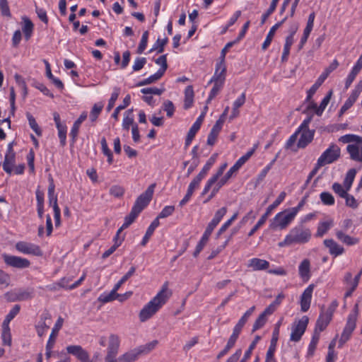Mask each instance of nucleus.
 <instances>
[{"label":"nucleus","mask_w":362,"mask_h":362,"mask_svg":"<svg viewBox=\"0 0 362 362\" xmlns=\"http://www.w3.org/2000/svg\"><path fill=\"white\" fill-rule=\"evenodd\" d=\"M308 122V119H304L302 124L300 125V127L298 128V129L296 131V132L292 134L288 140L287 141L286 144V148H290L293 144L296 141L298 134L300 133L301 130L306 127V124Z\"/></svg>","instance_id":"nucleus-34"},{"label":"nucleus","mask_w":362,"mask_h":362,"mask_svg":"<svg viewBox=\"0 0 362 362\" xmlns=\"http://www.w3.org/2000/svg\"><path fill=\"white\" fill-rule=\"evenodd\" d=\"M2 258L7 266L16 269H23L28 268L30 265V262L28 259L21 257L4 253L2 255Z\"/></svg>","instance_id":"nucleus-11"},{"label":"nucleus","mask_w":362,"mask_h":362,"mask_svg":"<svg viewBox=\"0 0 362 362\" xmlns=\"http://www.w3.org/2000/svg\"><path fill=\"white\" fill-rule=\"evenodd\" d=\"M313 289L314 284L309 285L300 296V308L303 312H306L310 308Z\"/></svg>","instance_id":"nucleus-18"},{"label":"nucleus","mask_w":362,"mask_h":362,"mask_svg":"<svg viewBox=\"0 0 362 362\" xmlns=\"http://www.w3.org/2000/svg\"><path fill=\"white\" fill-rule=\"evenodd\" d=\"M163 76V74L157 71L154 74L150 76L148 78L139 81L136 84V86H146V85L153 83L158 81Z\"/></svg>","instance_id":"nucleus-41"},{"label":"nucleus","mask_w":362,"mask_h":362,"mask_svg":"<svg viewBox=\"0 0 362 362\" xmlns=\"http://www.w3.org/2000/svg\"><path fill=\"white\" fill-rule=\"evenodd\" d=\"M103 108V105L102 103L95 104L93 105L90 114V119L91 122H93L97 119Z\"/></svg>","instance_id":"nucleus-60"},{"label":"nucleus","mask_w":362,"mask_h":362,"mask_svg":"<svg viewBox=\"0 0 362 362\" xmlns=\"http://www.w3.org/2000/svg\"><path fill=\"white\" fill-rule=\"evenodd\" d=\"M170 295V292L168 293V284L165 283L157 295L140 310V321L144 322L152 317L165 304Z\"/></svg>","instance_id":"nucleus-2"},{"label":"nucleus","mask_w":362,"mask_h":362,"mask_svg":"<svg viewBox=\"0 0 362 362\" xmlns=\"http://www.w3.org/2000/svg\"><path fill=\"white\" fill-rule=\"evenodd\" d=\"M168 42V38L165 37L161 40L158 38L156 42L153 45L152 48L150 50V52L156 50L158 53H162L164 51V47L166 44Z\"/></svg>","instance_id":"nucleus-46"},{"label":"nucleus","mask_w":362,"mask_h":362,"mask_svg":"<svg viewBox=\"0 0 362 362\" xmlns=\"http://www.w3.org/2000/svg\"><path fill=\"white\" fill-rule=\"evenodd\" d=\"M356 174V170L354 168L350 169L344 180L343 185L344 187L346 188V190H350L351 185L353 184V182L354 180L355 176Z\"/></svg>","instance_id":"nucleus-37"},{"label":"nucleus","mask_w":362,"mask_h":362,"mask_svg":"<svg viewBox=\"0 0 362 362\" xmlns=\"http://www.w3.org/2000/svg\"><path fill=\"white\" fill-rule=\"evenodd\" d=\"M356 100L357 98L351 94L349 98L345 101L344 104L341 106L339 110V116L344 114L349 108H351Z\"/></svg>","instance_id":"nucleus-58"},{"label":"nucleus","mask_w":362,"mask_h":362,"mask_svg":"<svg viewBox=\"0 0 362 362\" xmlns=\"http://www.w3.org/2000/svg\"><path fill=\"white\" fill-rule=\"evenodd\" d=\"M296 216L291 209L279 212L274 218L273 221L270 224V228L272 229H285L295 218Z\"/></svg>","instance_id":"nucleus-5"},{"label":"nucleus","mask_w":362,"mask_h":362,"mask_svg":"<svg viewBox=\"0 0 362 362\" xmlns=\"http://www.w3.org/2000/svg\"><path fill=\"white\" fill-rule=\"evenodd\" d=\"M156 185V183L149 185L146 190L136 199L133 208L137 210L139 214L148 205L152 199Z\"/></svg>","instance_id":"nucleus-9"},{"label":"nucleus","mask_w":362,"mask_h":362,"mask_svg":"<svg viewBox=\"0 0 362 362\" xmlns=\"http://www.w3.org/2000/svg\"><path fill=\"white\" fill-rule=\"evenodd\" d=\"M87 118V113L86 112H83L81 113V115L79 116V117L74 122L73 127L70 132V137L71 138V141L74 144L77 138L78 130L80 128V126L81 123L86 120Z\"/></svg>","instance_id":"nucleus-24"},{"label":"nucleus","mask_w":362,"mask_h":362,"mask_svg":"<svg viewBox=\"0 0 362 362\" xmlns=\"http://www.w3.org/2000/svg\"><path fill=\"white\" fill-rule=\"evenodd\" d=\"M130 100H131L130 95H127L125 96V98H124V100H123V104L117 106L115 109V110H114V112H113V113L112 115V117L115 119H116V120L118 119V115H119V113L120 110L126 108L129 105Z\"/></svg>","instance_id":"nucleus-48"},{"label":"nucleus","mask_w":362,"mask_h":362,"mask_svg":"<svg viewBox=\"0 0 362 362\" xmlns=\"http://www.w3.org/2000/svg\"><path fill=\"white\" fill-rule=\"evenodd\" d=\"M26 116L30 128L35 132L37 136H40L42 135V130L38 126L35 117L29 112H27Z\"/></svg>","instance_id":"nucleus-45"},{"label":"nucleus","mask_w":362,"mask_h":362,"mask_svg":"<svg viewBox=\"0 0 362 362\" xmlns=\"http://www.w3.org/2000/svg\"><path fill=\"white\" fill-rule=\"evenodd\" d=\"M346 151L352 160L362 163V139L355 144H348Z\"/></svg>","instance_id":"nucleus-17"},{"label":"nucleus","mask_w":362,"mask_h":362,"mask_svg":"<svg viewBox=\"0 0 362 362\" xmlns=\"http://www.w3.org/2000/svg\"><path fill=\"white\" fill-rule=\"evenodd\" d=\"M332 190L338 194L340 197L344 198L347 194L349 190H346V188L344 187V185H341L338 182H334L332 186Z\"/></svg>","instance_id":"nucleus-49"},{"label":"nucleus","mask_w":362,"mask_h":362,"mask_svg":"<svg viewBox=\"0 0 362 362\" xmlns=\"http://www.w3.org/2000/svg\"><path fill=\"white\" fill-rule=\"evenodd\" d=\"M52 317L48 311H45L40 316V319L35 325V329L39 337H42L49 328Z\"/></svg>","instance_id":"nucleus-16"},{"label":"nucleus","mask_w":362,"mask_h":362,"mask_svg":"<svg viewBox=\"0 0 362 362\" xmlns=\"http://www.w3.org/2000/svg\"><path fill=\"white\" fill-rule=\"evenodd\" d=\"M21 306L19 305H15L13 308L10 310L8 315L6 316L3 322V327L8 326L10 322L19 313Z\"/></svg>","instance_id":"nucleus-38"},{"label":"nucleus","mask_w":362,"mask_h":362,"mask_svg":"<svg viewBox=\"0 0 362 362\" xmlns=\"http://www.w3.org/2000/svg\"><path fill=\"white\" fill-rule=\"evenodd\" d=\"M323 243L329 249V252L331 255L337 257L342 255L344 252V247L333 239H325Z\"/></svg>","instance_id":"nucleus-20"},{"label":"nucleus","mask_w":362,"mask_h":362,"mask_svg":"<svg viewBox=\"0 0 362 362\" xmlns=\"http://www.w3.org/2000/svg\"><path fill=\"white\" fill-rule=\"evenodd\" d=\"M332 226H333L332 221L320 222L318 224L315 236L318 237V238L322 237L325 233H327L328 232V230L331 228V227Z\"/></svg>","instance_id":"nucleus-33"},{"label":"nucleus","mask_w":362,"mask_h":362,"mask_svg":"<svg viewBox=\"0 0 362 362\" xmlns=\"http://www.w3.org/2000/svg\"><path fill=\"white\" fill-rule=\"evenodd\" d=\"M320 339V333L318 332H315L313 334L310 343L308 346V355L312 356L315 352L317 344Z\"/></svg>","instance_id":"nucleus-42"},{"label":"nucleus","mask_w":362,"mask_h":362,"mask_svg":"<svg viewBox=\"0 0 362 362\" xmlns=\"http://www.w3.org/2000/svg\"><path fill=\"white\" fill-rule=\"evenodd\" d=\"M337 238L343 243L347 245H354L358 243L359 240L356 238L351 237L344 234L342 231L339 230L336 233Z\"/></svg>","instance_id":"nucleus-32"},{"label":"nucleus","mask_w":362,"mask_h":362,"mask_svg":"<svg viewBox=\"0 0 362 362\" xmlns=\"http://www.w3.org/2000/svg\"><path fill=\"white\" fill-rule=\"evenodd\" d=\"M226 67L225 64L217 63L216 65V71L214 76L210 80V83H218L223 85L226 79Z\"/></svg>","instance_id":"nucleus-19"},{"label":"nucleus","mask_w":362,"mask_h":362,"mask_svg":"<svg viewBox=\"0 0 362 362\" xmlns=\"http://www.w3.org/2000/svg\"><path fill=\"white\" fill-rule=\"evenodd\" d=\"M309 318L305 315L298 322H295L291 327L290 340L295 342L299 341L306 330Z\"/></svg>","instance_id":"nucleus-10"},{"label":"nucleus","mask_w":362,"mask_h":362,"mask_svg":"<svg viewBox=\"0 0 362 362\" xmlns=\"http://www.w3.org/2000/svg\"><path fill=\"white\" fill-rule=\"evenodd\" d=\"M278 28H279L278 25H274L271 28L270 30L269 31V33L266 37L264 42L262 44V49L263 50H266L268 48V47L270 45V44L272 41V39L274 36L275 32L276 31V30Z\"/></svg>","instance_id":"nucleus-43"},{"label":"nucleus","mask_w":362,"mask_h":362,"mask_svg":"<svg viewBox=\"0 0 362 362\" xmlns=\"http://www.w3.org/2000/svg\"><path fill=\"white\" fill-rule=\"evenodd\" d=\"M214 229V228H212L211 226H210L209 225L207 226L201 240L198 243V244L196 247V249L193 253V256L194 257H197L199 255V254L201 252V251L203 250L204 245L206 244L210 235H211Z\"/></svg>","instance_id":"nucleus-21"},{"label":"nucleus","mask_w":362,"mask_h":362,"mask_svg":"<svg viewBox=\"0 0 362 362\" xmlns=\"http://www.w3.org/2000/svg\"><path fill=\"white\" fill-rule=\"evenodd\" d=\"M261 339V337L259 335H256L252 343L250 344L248 349L245 351L243 358L240 360V362H247V361L250 358L251 354L254 349L255 348L258 341Z\"/></svg>","instance_id":"nucleus-39"},{"label":"nucleus","mask_w":362,"mask_h":362,"mask_svg":"<svg viewBox=\"0 0 362 362\" xmlns=\"http://www.w3.org/2000/svg\"><path fill=\"white\" fill-rule=\"evenodd\" d=\"M207 110H208V106L205 105L204 107V110H203L202 114L197 119L196 122L192 124V126L189 129V130L187 133L186 139H185V147H187L190 145V144H191L192 141L193 140V139L194 138L197 132L199 130Z\"/></svg>","instance_id":"nucleus-15"},{"label":"nucleus","mask_w":362,"mask_h":362,"mask_svg":"<svg viewBox=\"0 0 362 362\" xmlns=\"http://www.w3.org/2000/svg\"><path fill=\"white\" fill-rule=\"evenodd\" d=\"M119 337L117 334H110L107 355L105 357V362H134L141 356L138 349L136 348L124 353L116 358V356L119 351Z\"/></svg>","instance_id":"nucleus-1"},{"label":"nucleus","mask_w":362,"mask_h":362,"mask_svg":"<svg viewBox=\"0 0 362 362\" xmlns=\"http://www.w3.org/2000/svg\"><path fill=\"white\" fill-rule=\"evenodd\" d=\"M221 129L216 128V127H212L210 133L208 135L207 144L209 146H214L216 143V139L218 136Z\"/></svg>","instance_id":"nucleus-59"},{"label":"nucleus","mask_w":362,"mask_h":362,"mask_svg":"<svg viewBox=\"0 0 362 362\" xmlns=\"http://www.w3.org/2000/svg\"><path fill=\"white\" fill-rule=\"evenodd\" d=\"M35 290L33 288H27L26 289H17L18 301L30 300L34 297Z\"/></svg>","instance_id":"nucleus-27"},{"label":"nucleus","mask_w":362,"mask_h":362,"mask_svg":"<svg viewBox=\"0 0 362 362\" xmlns=\"http://www.w3.org/2000/svg\"><path fill=\"white\" fill-rule=\"evenodd\" d=\"M227 212V208L226 207H222L220 209H218L213 219L211 221V222L208 224L209 226H211L212 228H215L216 226L219 223L222 218L226 215Z\"/></svg>","instance_id":"nucleus-35"},{"label":"nucleus","mask_w":362,"mask_h":362,"mask_svg":"<svg viewBox=\"0 0 362 362\" xmlns=\"http://www.w3.org/2000/svg\"><path fill=\"white\" fill-rule=\"evenodd\" d=\"M332 95V90H330L328 93L327 94V95L322 99V100L321 101L317 110V115L318 116H320L323 111L325 110V107H327V105H328L330 99H331V97Z\"/></svg>","instance_id":"nucleus-53"},{"label":"nucleus","mask_w":362,"mask_h":362,"mask_svg":"<svg viewBox=\"0 0 362 362\" xmlns=\"http://www.w3.org/2000/svg\"><path fill=\"white\" fill-rule=\"evenodd\" d=\"M354 315L348 316L346 325L339 341V348H341L343 345L351 338L352 332L355 329L356 325V322H354Z\"/></svg>","instance_id":"nucleus-14"},{"label":"nucleus","mask_w":362,"mask_h":362,"mask_svg":"<svg viewBox=\"0 0 362 362\" xmlns=\"http://www.w3.org/2000/svg\"><path fill=\"white\" fill-rule=\"evenodd\" d=\"M118 289H116V286H114L113 289L107 294H102L99 296L98 300L106 303L110 301L114 300L115 299L119 297V294L117 293V291Z\"/></svg>","instance_id":"nucleus-36"},{"label":"nucleus","mask_w":362,"mask_h":362,"mask_svg":"<svg viewBox=\"0 0 362 362\" xmlns=\"http://www.w3.org/2000/svg\"><path fill=\"white\" fill-rule=\"evenodd\" d=\"M362 137L354 135V134H346L344 136H341L339 139V141L342 142L344 144H355L356 142H358L359 140H361Z\"/></svg>","instance_id":"nucleus-51"},{"label":"nucleus","mask_w":362,"mask_h":362,"mask_svg":"<svg viewBox=\"0 0 362 362\" xmlns=\"http://www.w3.org/2000/svg\"><path fill=\"white\" fill-rule=\"evenodd\" d=\"M22 20L23 21L22 31L24 34L25 40H28L33 34L34 25L33 22L26 16H23Z\"/></svg>","instance_id":"nucleus-25"},{"label":"nucleus","mask_w":362,"mask_h":362,"mask_svg":"<svg viewBox=\"0 0 362 362\" xmlns=\"http://www.w3.org/2000/svg\"><path fill=\"white\" fill-rule=\"evenodd\" d=\"M64 319L62 317H59L54 327L52 328V332L49 335L47 342L55 344L56 338L58 335L59 331L62 327Z\"/></svg>","instance_id":"nucleus-28"},{"label":"nucleus","mask_w":362,"mask_h":362,"mask_svg":"<svg viewBox=\"0 0 362 362\" xmlns=\"http://www.w3.org/2000/svg\"><path fill=\"white\" fill-rule=\"evenodd\" d=\"M286 192H281L277 199L269 205L265 213L261 216L259 220L257 221V223L255 224V226L250 230V231L248 233V236L250 237L255 234V233L266 222L268 216L271 214V212L276 208L285 199L286 197Z\"/></svg>","instance_id":"nucleus-8"},{"label":"nucleus","mask_w":362,"mask_h":362,"mask_svg":"<svg viewBox=\"0 0 362 362\" xmlns=\"http://www.w3.org/2000/svg\"><path fill=\"white\" fill-rule=\"evenodd\" d=\"M58 130V136L60 140V144L62 146H64L66 144V129L67 127L66 124H63L62 125L57 127Z\"/></svg>","instance_id":"nucleus-55"},{"label":"nucleus","mask_w":362,"mask_h":362,"mask_svg":"<svg viewBox=\"0 0 362 362\" xmlns=\"http://www.w3.org/2000/svg\"><path fill=\"white\" fill-rule=\"evenodd\" d=\"M311 235V230L303 225L300 224L293 228L285 237V239L278 243V245L280 247H283L293 244H305L310 240Z\"/></svg>","instance_id":"nucleus-4"},{"label":"nucleus","mask_w":362,"mask_h":362,"mask_svg":"<svg viewBox=\"0 0 362 362\" xmlns=\"http://www.w3.org/2000/svg\"><path fill=\"white\" fill-rule=\"evenodd\" d=\"M45 69H46V76L47 77L50 79L54 86L58 88L60 90H62L64 88V84L61 80L59 78H55L51 71L50 65L48 63L47 61L45 60Z\"/></svg>","instance_id":"nucleus-30"},{"label":"nucleus","mask_w":362,"mask_h":362,"mask_svg":"<svg viewBox=\"0 0 362 362\" xmlns=\"http://www.w3.org/2000/svg\"><path fill=\"white\" fill-rule=\"evenodd\" d=\"M267 318L264 314L261 313L253 324L252 332H255L262 328L267 322Z\"/></svg>","instance_id":"nucleus-56"},{"label":"nucleus","mask_w":362,"mask_h":362,"mask_svg":"<svg viewBox=\"0 0 362 362\" xmlns=\"http://www.w3.org/2000/svg\"><path fill=\"white\" fill-rule=\"evenodd\" d=\"M298 274L304 281H308L310 278V262L308 259H303L298 267Z\"/></svg>","instance_id":"nucleus-23"},{"label":"nucleus","mask_w":362,"mask_h":362,"mask_svg":"<svg viewBox=\"0 0 362 362\" xmlns=\"http://www.w3.org/2000/svg\"><path fill=\"white\" fill-rule=\"evenodd\" d=\"M248 266L254 270H264L269 268V262L264 259L252 258L250 260Z\"/></svg>","instance_id":"nucleus-26"},{"label":"nucleus","mask_w":362,"mask_h":362,"mask_svg":"<svg viewBox=\"0 0 362 362\" xmlns=\"http://www.w3.org/2000/svg\"><path fill=\"white\" fill-rule=\"evenodd\" d=\"M148 31L144 32L140 43L139 45V47L137 48L136 52L138 54H142L144 51L145 50L147 43H148Z\"/></svg>","instance_id":"nucleus-62"},{"label":"nucleus","mask_w":362,"mask_h":362,"mask_svg":"<svg viewBox=\"0 0 362 362\" xmlns=\"http://www.w3.org/2000/svg\"><path fill=\"white\" fill-rule=\"evenodd\" d=\"M139 213L132 207L129 214L124 218V228H128L132 223H133Z\"/></svg>","instance_id":"nucleus-50"},{"label":"nucleus","mask_w":362,"mask_h":362,"mask_svg":"<svg viewBox=\"0 0 362 362\" xmlns=\"http://www.w3.org/2000/svg\"><path fill=\"white\" fill-rule=\"evenodd\" d=\"M279 1V0H272V2L270 4V6H269V8L267 10V11L262 16L261 23H260L261 25H264L265 23V22L267 21V18L275 11Z\"/></svg>","instance_id":"nucleus-44"},{"label":"nucleus","mask_w":362,"mask_h":362,"mask_svg":"<svg viewBox=\"0 0 362 362\" xmlns=\"http://www.w3.org/2000/svg\"><path fill=\"white\" fill-rule=\"evenodd\" d=\"M4 345L11 346V335L8 326L3 327V332L1 334Z\"/></svg>","instance_id":"nucleus-64"},{"label":"nucleus","mask_w":362,"mask_h":362,"mask_svg":"<svg viewBox=\"0 0 362 362\" xmlns=\"http://www.w3.org/2000/svg\"><path fill=\"white\" fill-rule=\"evenodd\" d=\"M313 119V115L308 117L305 119H308L306 127L303 128L300 132V137L298 141V147L300 148H305L313 140L315 135V129H310L308 126Z\"/></svg>","instance_id":"nucleus-12"},{"label":"nucleus","mask_w":362,"mask_h":362,"mask_svg":"<svg viewBox=\"0 0 362 362\" xmlns=\"http://www.w3.org/2000/svg\"><path fill=\"white\" fill-rule=\"evenodd\" d=\"M16 249L23 254L33 255L35 256H42V252L40 247L33 243L24 241L18 242L16 244Z\"/></svg>","instance_id":"nucleus-13"},{"label":"nucleus","mask_w":362,"mask_h":362,"mask_svg":"<svg viewBox=\"0 0 362 362\" xmlns=\"http://www.w3.org/2000/svg\"><path fill=\"white\" fill-rule=\"evenodd\" d=\"M119 93H120V88L118 87H115L113 89V92H112L111 97L108 102V105L107 107V111H110L115 106V101L118 98Z\"/></svg>","instance_id":"nucleus-61"},{"label":"nucleus","mask_w":362,"mask_h":362,"mask_svg":"<svg viewBox=\"0 0 362 362\" xmlns=\"http://www.w3.org/2000/svg\"><path fill=\"white\" fill-rule=\"evenodd\" d=\"M132 112H133L132 109L128 110L126 112V115H127L123 119L122 127L125 130H129V127L131 125L133 127V125L135 124H134V118H133V117L130 116V115L132 114Z\"/></svg>","instance_id":"nucleus-52"},{"label":"nucleus","mask_w":362,"mask_h":362,"mask_svg":"<svg viewBox=\"0 0 362 362\" xmlns=\"http://www.w3.org/2000/svg\"><path fill=\"white\" fill-rule=\"evenodd\" d=\"M124 193V188L120 185H112L110 189V195L119 198L122 197Z\"/></svg>","instance_id":"nucleus-63"},{"label":"nucleus","mask_w":362,"mask_h":362,"mask_svg":"<svg viewBox=\"0 0 362 362\" xmlns=\"http://www.w3.org/2000/svg\"><path fill=\"white\" fill-rule=\"evenodd\" d=\"M194 90L192 86H188L185 90L184 108L189 109L193 103Z\"/></svg>","instance_id":"nucleus-31"},{"label":"nucleus","mask_w":362,"mask_h":362,"mask_svg":"<svg viewBox=\"0 0 362 362\" xmlns=\"http://www.w3.org/2000/svg\"><path fill=\"white\" fill-rule=\"evenodd\" d=\"M159 224H160V222L158 220V218H155L153 221V222L151 223V225L147 228L146 234L144 236V238H143V239H142V240L141 242V245L142 246H145L146 245V243H148L149 238L153 235L155 229L159 226Z\"/></svg>","instance_id":"nucleus-29"},{"label":"nucleus","mask_w":362,"mask_h":362,"mask_svg":"<svg viewBox=\"0 0 362 362\" xmlns=\"http://www.w3.org/2000/svg\"><path fill=\"white\" fill-rule=\"evenodd\" d=\"M155 62L156 64L160 65V68L158 70V71L164 75L165 71L168 69L167 54L160 56L155 60Z\"/></svg>","instance_id":"nucleus-54"},{"label":"nucleus","mask_w":362,"mask_h":362,"mask_svg":"<svg viewBox=\"0 0 362 362\" xmlns=\"http://www.w3.org/2000/svg\"><path fill=\"white\" fill-rule=\"evenodd\" d=\"M341 156V149L335 144H331L317 159L318 165L324 166L337 160Z\"/></svg>","instance_id":"nucleus-6"},{"label":"nucleus","mask_w":362,"mask_h":362,"mask_svg":"<svg viewBox=\"0 0 362 362\" xmlns=\"http://www.w3.org/2000/svg\"><path fill=\"white\" fill-rule=\"evenodd\" d=\"M257 147L258 144H255L251 150L247 151L244 156H241L235 162V163L229 169V170L226 173V175L223 177H222L219 180H218L216 184L213 187L211 194L209 195L208 198L204 202V203H207L215 197L216 193L228 182V180L231 177L233 174L237 172L250 159V158L253 155Z\"/></svg>","instance_id":"nucleus-3"},{"label":"nucleus","mask_w":362,"mask_h":362,"mask_svg":"<svg viewBox=\"0 0 362 362\" xmlns=\"http://www.w3.org/2000/svg\"><path fill=\"white\" fill-rule=\"evenodd\" d=\"M321 202L327 206L334 204V198L332 194L328 192H323L320 194Z\"/></svg>","instance_id":"nucleus-57"},{"label":"nucleus","mask_w":362,"mask_h":362,"mask_svg":"<svg viewBox=\"0 0 362 362\" xmlns=\"http://www.w3.org/2000/svg\"><path fill=\"white\" fill-rule=\"evenodd\" d=\"M332 317L327 315L325 313L321 312L318 319L317 320L314 331L318 332L320 334L321 332L326 329L332 320Z\"/></svg>","instance_id":"nucleus-22"},{"label":"nucleus","mask_w":362,"mask_h":362,"mask_svg":"<svg viewBox=\"0 0 362 362\" xmlns=\"http://www.w3.org/2000/svg\"><path fill=\"white\" fill-rule=\"evenodd\" d=\"M339 66L338 61L334 59L328 67L325 69L324 72L319 76L315 83L311 86V88L308 90V95L306 100H310L313 95L315 93L317 90L320 88V86L323 83V82L326 80L328 76L335 70Z\"/></svg>","instance_id":"nucleus-7"},{"label":"nucleus","mask_w":362,"mask_h":362,"mask_svg":"<svg viewBox=\"0 0 362 362\" xmlns=\"http://www.w3.org/2000/svg\"><path fill=\"white\" fill-rule=\"evenodd\" d=\"M276 332H273L272 337L270 342V346L267 350V358H274V352L276 350V344L279 339V335L276 333Z\"/></svg>","instance_id":"nucleus-40"},{"label":"nucleus","mask_w":362,"mask_h":362,"mask_svg":"<svg viewBox=\"0 0 362 362\" xmlns=\"http://www.w3.org/2000/svg\"><path fill=\"white\" fill-rule=\"evenodd\" d=\"M158 343V341L157 340H153L149 343L146 344L145 345L137 347L140 355L148 354L156 346Z\"/></svg>","instance_id":"nucleus-47"}]
</instances>
